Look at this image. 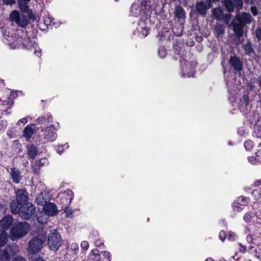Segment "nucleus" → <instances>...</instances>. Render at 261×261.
I'll list each match as a JSON object with an SVG mask.
<instances>
[{
    "mask_svg": "<svg viewBox=\"0 0 261 261\" xmlns=\"http://www.w3.org/2000/svg\"><path fill=\"white\" fill-rule=\"evenodd\" d=\"M53 118L50 114H44L39 117L36 120V122L35 123L29 124L24 128L23 136L26 140L29 141L32 138L35 131L40 130V127H37L36 125L40 124H46L47 125L50 122H53Z\"/></svg>",
    "mask_w": 261,
    "mask_h": 261,
    "instance_id": "f257e3e1",
    "label": "nucleus"
},
{
    "mask_svg": "<svg viewBox=\"0 0 261 261\" xmlns=\"http://www.w3.org/2000/svg\"><path fill=\"white\" fill-rule=\"evenodd\" d=\"M15 199L11 201L10 206L11 213L18 212L20 207L29 203V194L25 189L15 190Z\"/></svg>",
    "mask_w": 261,
    "mask_h": 261,
    "instance_id": "f03ea898",
    "label": "nucleus"
},
{
    "mask_svg": "<svg viewBox=\"0 0 261 261\" xmlns=\"http://www.w3.org/2000/svg\"><path fill=\"white\" fill-rule=\"evenodd\" d=\"M30 225L24 221L15 223L10 229V238L12 241H17L25 237L30 231Z\"/></svg>",
    "mask_w": 261,
    "mask_h": 261,
    "instance_id": "7ed1b4c3",
    "label": "nucleus"
},
{
    "mask_svg": "<svg viewBox=\"0 0 261 261\" xmlns=\"http://www.w3.org/2000/svg\"><path fill=\"white\" fill-rule=\"evenodd\" d=\"M63 240L60 233L53 229L48 235L47 244L52 251H57L61 246Z\"/></svg>",
    "mask_w": 261,
    "mask_h": 261,
    "instance_id": "20e7f679",
    "label": "nucleus"
},
{
    "mask_svg": "<svg viewBox=\"0 0 261 261\" xmlns=\"http://www.w3.org/2000/svg\"><path fill=\"white\" fill-rule=\"evenodd\" d=\"M36 208L32 203L29 202L24 206L20 207L18 212L12 213L13 214H18L23 220H30L35 215Z\"/></svg>",
    "mask_w": 261,
    "mask_h": 261,
    "instance_id": "39448f33",
    "label": "nucleus"
},
{
    "mask_svg": "<svg viewBox=\"0 0 261 261\" xmlns=\"http://www.w3.org/2000/svg\"><path fill=\"white\" fill-rule=\"evenodd\" d=\"M43 241L38 237L33 238L29 242L27 250L33 255L39 252L43 248Z\"/></svg>",
    "mask_w": 261,
    "mask_h": 261,
    "instance_id": "423d86ee",
    "label": "nucleus"
},
{
    "mask_svg": "<svg viewBox=\"0 0 261 261\" xmlns=\"http://www.w3.org/2000/svg\"><path fill=\"white\" fill-rule=\"evenodd\" d=\"M208 1L209 2H207L206 0L197 2L195 4V14L202 17H205L207 10L212 7L210 1L209 0Z\"/></svg>",
    "mask_w": 261,
    "mask_h": 261,
    "instance_id": "0eeeda50",
    "label": "nucleus"
},
{
    "mask_svg": "<svg viewBox=\"0 0 261 261\" xmlns=\"http://www.w3.org/2000/svg\"><path fill=\"white\" fill-rule=\"evenodd\" d=\"M16 43L19 44H15V47H21L22 48L28 50H31L32 48H35L37 46L35 41L30 37H25L23 38H20L16 40Z\"/></svg>",
    "mask_w": 261,
    "mask_h": 261,
    "instance_id": "6e6552de",
    "label": "nucleus"
},
{
    "mask_svg": "<svg viewBox=\"0 0 261 261\" xmlns=\"http://www.w3.org/2000/svg\"><path fill=\"white\" fill-rule=\"evenodd\" d=\"M55 128L53 124H51L49 126H47L44 130L42 127H41V132L44 131V139L49 142H53L57 137V134L54 132Z\"/></svg>",
    "mask_w": 261,
    "mask_h": 261,
    "instance_id": "1a4fd4ad",
    "label": "nucleus"
},
{
    "mask_svg": "<svg viewBox=\"0 0 261 261\" xmlns=\"http://www.w3.org/2000/svg\"><path fill=\"white\" fill-rule=\"evenodd\" d=\"M236 20L233 19L231 21V27L233 28V30L234 31L235 35L238 37L239 39L243 37V29L244 28L245 25L239 22H236Z\"/></svg>",
    "mask_w": 261,
    "mask_h": 261,
    "instance_id": "9d476101",
    "label": "nucleus"
},
{
    "mask_svg": "<svg viewBox=\"0 0 261 261\" xmlns=\"http://www.w3.org/2000/svg\"><path fill=\"white\" fill-rule=\"evenodd\" d=\"M229 63L236 71L240 72L243 70V64L240 59L236 56H230Z\"/></svg>",
    "mask_w": 261,
    "mask_h": 261,
    "instance_id": "9b49d317",
    "label": "nucleus"
},
{
    "mask_svg": "<svg viewBox=\"0 0 261 261\" xmlns=\"http://www.w3.org/2000/svg\"><path fill=\"white\" fill-rule=\"evenodd\" d=\"M43 211L45 214L48 216H54L58 213L56 205L51 202H48L44 205Z\"/></svg>",
    "mask_w": 261,
    "mask_h": 261,
    "instance_id": "f8f14e48",
    "label": "nucleus"
},
{
    "mask_svg": "<svg viewBox=\"0 0 261 261\" xmlns=\"http://www.w3.org/2000/svg\"><path fill=\"white\" fill-rule=\"evenodd\" d=\"M237 21L240 22L244 25L250 24L252 21V17L249 13L243 12L241 14H237L234 18Z\"/></svg>",
    "mask_w": 261,
    "mask_h": 261,
    "instance_id": "ddd939ff",
    "label": "nucleus"
},
{
    "mask_svg": "<svg viewBox=\"0 0 261 261\" xmlns=\"http://www.w3.org/2000/svg\"><path fill=\"white\" fill-rule=\"evenodd\" d=\"M13 14L16 15L14 20L16 23L21 28H25L29 24L27 18L24 16H20L17 11H13Z\"/></svg>",
    "mask_w": 261,
    "mask_h": 261,
    "instance_id": "4468645a",
    "label": "nucleus"
},
{
    "mask_svg": "<svg viewBox=\"0 0 261 261\" xmlns=\"http://www.w3.org/2000/svg\"><path fill=\"white\" fill-rule=\"evenodd\" d=\"M13 222V218L11 215H7L0 221V226L4 231L8 230Z\"/></svg>",
    "mask_w": 261,
    "mask_h": 261,
    "instance_id": "2eb2a0df",
    "label": "nucleus"
},
{
    "mask_svg": "<svg viewBox=\"0 0 261 261\" xmlns=\"http://www.w3.org/2000/svg\"><path fill=\"white\" fill-rule=\"evenodd\" d=\"M9 173L13 182L15 184L20 182L22 176L21 175V172L18 168L16 167L11 168Z\"/></svg>",
    "mask_w": 261,
    "mask_h": 261,
    "instance_id": "dca6fc26",
    "label": "nucleus"
},
{
    "mask_svg": "<svg viewBox=\"0 0 261 261\" xmlns=\"http://www.w3.org/2000/svg\"><path fill=\"white\" fill-rule=\"evenodd\" d=\"M28 157L29 159L34 160L37 156L38 150L34 144L27 146Z\"/></svg>",
    "mask_w": 261,
    "mask_h": 261,
    "instance_id": "f3484780",
    "label": "nucleus"
},
{
    "mask_svg": "<svg viewBox=\"0 0 261 261\" xmlns=\"http://www.w3.org/2000/svg\"><path fill=\"white\" fill-rule=\"evenodd\" d=\"M142 23L143 24H147V19L145 20H140L139 22V25L141 27V30L140 32L139 31V35L141 38H144L146 37L150 33V29L147 27H142Z\"/></svg>",
    "mask_w": 261,
    "mask_h": 261,
    "instance_id": "a211bd4d",
    "label": "nucleus"
},
{
    "mask_svg": "<svg viewBox=\"0 0 261 261\" xmlns=\"http://www.w3.org/2000/svg\"><path fill=\"white\" fill-rule=\"evenodd\" d=\"M66 196H64L63 197L60 198L62 200V202L64 203V201L66 202L67 205H70L72 200L73 199L74 194L72 191L70 189H67L65 192Z\"/></svg>",
    "mask_w": 261,
    "mask_h": 261,
    "instance_id": "6ab92c4d",
    "label": "nucleus"
},
{
    "mask_svg": "<svg viewBox=\"0 0 261 261\" xmlns=\"http://www.w3.org/2000/svg\"><path fill=\"white\" fill-rule=\"evenodd\" d=\"M31 0H17L19 10L22 12H27L29 11V3Z\"/></svg>",
    "mask_w": 261,
    "mask_h": 261,
    "instance_id": "aec40b11",
    "label": "nucleus"
},
{
    "mask_svg": "<svg viewBox=\"0 0 261 261\" xmlns=\"http://www.w3.org/2000/svg\"><path fill=\"white\" fill-rule=\"evenodd\" d=\"M223 5L227 11L231 13L234 11V5L232 0H224Z\"/></svg>",
    "mask_w": 261,
    "mask_h": 261,
    "instance_id": "412c9836",
    "label": "nucleus"
},
{
    "mask_svg": "<svg viewBox=\"0 0 261 261\" xmlns=\"http://www.w3.org/2000/svg\"><path fill=\"white\" fill-rule=\"evenodd\" d=\"M175 15L178 20L184 19L186 15L184 8L180 6L176 7Z\"/></svg>",
    "mask_w": 261,
    "mask_h": 261,
    "instance_id": "4be33fe9",
    "label": "nucleus"
},
{
    "mask_svg": "<svg viewBox=\"0 0 261 261\" xmlns=\"http://www.w3.org/2000/svg\"><path fill=\"white\" fill-rule=\"evenodd\" d=\"M141 12V8L138 4H133L130 8V15L137 17Z\"/></svg>",
    "mask_w": 261,
    "mask_h": 261,
    "instance_id": "5701e85b",
    "label": "nucleus"
},
{
    "mask_svg": "<svg viewBox=\"0 0 261 261\" xmlns=\"http://www.w3.org/2000/svg\"><path fill=\"white\" fill-rule=\"evenodd\" d=\"M214 31L215 35L217 36L222 35L224 33L225 27L223 24L217 23L215 25Z\"/></svg>",
    "mask_w": 261,
    "mask_h": 261,
    "instance_id": "b1692460",
    "label": "nucleus"
},
{
    "mask_svg": "<svg viewBox=\"0 0 261 261\" xmlns=\"http://www.w3.org/2000/svg\"><path fill=\"white\" fill-rule=\"evenodd\" d=\"M10 255L7 250L0 249V261H10Z\"/></svg>",
    "mask_w": 261,
    "mask_h": 261,
    "instance_id": "393cba45",
    "label": "nucleus"
},
{
    "mask_svg": "<svg viewBox=\"0 0 261 261\" xmlns=\"http://www.w3.org/2000/svg\"><path fill=\"white\" fill-rule=\"evenodd\" d=\"M8 236L5 231L0 233V247L5 245L8 242Z\"/></svg>",
    "mask_w": 261,
    "mask_h": 261,
    "instance_id": "a878e982",
    "label": "nucleus"
},
{
    "mask_svg": "<svg viewBox=\"0 0 261 261\" xmlns=\"http://www.w3.org/2000/svg\"><path fill=\"white\" fill-rule=\"evenodd\" d=\"M65 205L64 208H63V210L64 211V212L66 214V216L67 218H71L73 215V211L72 209L70 207L69 205H67L66 203V202L65 203H63Z\"/></svg>",
    "mask_w": 261,
    "mask_h": 261,
    "instance_id": "bb28decb",
    "label": "nucleus"
},
{
    "mask_svg": "<svg viewBox=\"0 0 261 261\" xmlns=\"http://www.w3.org/2000/svg\"><path fill=\"white\" fill-rule=\"evenodd\" d=\"M230 13L223 14L221 19L224 20L225 23L230 28L231 25V15L230 14Z\"/></svg>",
    "mask_w": 261,
    "mask_h": 261,
    "instance_id": "cd10ccee",
    "label": "nucleus"
},
{
    "mask_svg": "<svg viewBox=\"0 0 261 261\" xmlns=\"http://www.w3.org/2000/svg\"><path fill=\"white\" fill-rule=\"evenodd\" d=\"M254 217L253 214L252 212H249L246 213L244 216V220L246 223H249L251 222L252 219Z\"/></svg>",
    "mask_w": 261,
    "mask_h": 261,
    "instance_id": "c85d7f7f",
    "label": "nucleus"
},
{
    "mask_svg": "<svg viewBox=\"0 0 261 261\" xmlns=\"http://www.w3.org/2000/svg\"><path fill=\"white\" fill-rule=\"evenodd\" d=\"M167 54V51L164 46H160L158 49V55L161 58H164Z\"/></svg>",
    "mask_w": 261,
    "mask_h": 261,
    "instance_id": "c756f323",
    "label": "nucleus"
},
{
    "mask_svg": "<svg viewBox=\"0 0 261 261\" xmlns=\"http://www.w3.org/2000/svg\"><path fill=\"white\" fill-rule=\"evenodd\" d=\"M244 49L246 51L247 54H250L251 53H254V50L252 48V44L251 43L248 42L244 46Z\"/></svg>",
    "mask_w": 261,
    "mask_h": 261,
    "instance_id": "7c9ffc66",
    "label": "nucleus"
},
{
    "mask_svg": "<svg viewBox=\"0 0 261 261\" xmlns=\"http://www.w3.org/2000/svg\"><path fill=\"white\" fill-rule=\"evenodd\" d=\"M244 147L247 151L251 150L253 146V142L250 140H247L244 143Z\"/></svg>",
    "mask_w": 261,
    "mask_h": 261,
    "instance_id": "2f4dec72",
    "label": "nucleus"
},
{
    "mask_svg": "<svg viewBox=\"0 0 261 261\" xmlns=\"http://www.w3.org/2000/svg\"><path fill=\"white\" fill-rule=\"evenodd\" d=\"M234 7L236 8L237 11L242 9L243 5V0H234Z\"/></svg>",
    "mask_w": 261,
    "mask_h": 261,
    "instance_id": "473e14b6",
    "label": "nucleus"
},
{
    "mask_svg": "<svg viewBox=\"0 0 261 261\" xmlns=\"http://www.w3.org/2000/svg\"><path fill=\"white\" fill-rule=\"evenodd\" d=\"M227 238L230 241H234L237 238V236L236 233L231 231H228L227 234Z\"/></svg>",
    "mask_w": 261,
    "mask_h": 261,
    "instance_id": "72a5a7b5",
    "label": "nucleus"
},
{
    "mask_svg": "<svg viewBox=\"0 0 261 261\" xmlns=\"http://www.w3.org/2000/svg\"><path fill=\"white\" fill-rule=\"evenodd\" d=\"M3 104L4 106H7V109H10L14 104V100L8 97L7 99L3 101Z\"/></svg>",
    "mask_w": 261,
    "mask_h": 261,
    "instance_id": "f704fd0d",
    "label": "nucleus"
},
{
    "mask_svg": "<svg viewBox=\"0 0 261 261\" xmlns=\"http://www.w3.org/2000/svg\"><path fill=\"white\" fill-rule=\"evenodd\" d=\"M173 49L175 55L179 56V53L181 50V47L177 44V43H173Z\"/></svg>",
    "mask_w": 261,
    "mask_h": 261,
    "instance_id": "c9c22d12",
    "label": "nucleus"
},
{
    "mask_svg": "<svg viewBox=\"0 0 261 261\" xmlns=\"http://www.w3.org/2000/svg\"><path fill=\"white\" fill-rule=\"evenodd\" d=\"M172 32L174 35L176 36H181L183 34L182 30L181 28H177L175 27H174L172 29Z\"/></svg>",
    "mask_w": 261,
    "mask_h": 261,
    "instance_id": "e433bc0d",
    "label": "nucleus"
},
{
    "mask_svg": "<svg viewBox=\"0 0 261 261\" xmlns=\"http://www.w3.org/2000/svg\"><path fill=\"white\" fill-rule=\"evenodd\" d=\"M237 201L241 202L240 206H245L248 203L247 198L243 196L239 197Z\"/></svg>",
    "mask_w": 261,
    "mask_h": 261,
    "instance_id": "4c0bfd02",
    "label": "nucleus"
},
{
    "mask_svg": "<svg viewBox=\"0 0 261 261\" xmlns=\"http://www.w3.org/2000/svg\"><path fill=\"white\" fill-rule=\"evenodd\" d=\"M30 261H46L39 255H34L30 257Z\"/></svg>",
    "mask_w": 261,
    "mask_h": 261,
    "instance_id": "58836bf2",
    "label": "nucleus"
},
{
    "mask_svg": "<svg viewBox=\"0 0 261 261\" xmlns=\"http://www.w3.org/2000/svg\"><path fill=\"white\" fill-rule=\"evenodd\" d=\"M36 201L38 205H44V203L46 202L43 197L40 195H38L36 198Z\"/></svg>",
    "mask_w": 261,
    "mask_h": 261,
    "instance_id": "ea45409f",
    "label": "nucleus"
},
{
    "mask_svg": "<svg viewBox=\"0 0 261 261\" xmlns=\"http://www.w3.org/2000/svg\"><path fill=\"white\" fill-rule=\"evenodd\" d=\"M226 236L227 234L224 230H221L219 232V238L221 241L224 242L226 238Z\"/></svg>",
    "mask_w": 261,
    "mask_h": 261,
    "instance_id": "a19ab883",
    "label": "nucleus"
},
{
    "mask_svg": "<svg viewBox=\"0 0 261 261\" xmlns=\"http://www.w3.org/2000/svg\"><path fill=\"white\" fill-rule=\"evenodd\" d=\"M26 13H28L27 17L29 19L33 20V21L36 20V15L33 13V12L31 11H28Z\"/></svg>",
    "mask_w": 261,
    "mask_h": 261,
    "instance_id": "79ce46f5",
    "label": "nucleus"
},
{
    "mask_svg": "<svg viewBox=\"0 0 261 261\" xmlns=\"http://www.w3.org/2000/svg\"><path fill=\"white\" fill-rule=\"evenodd\" d=\"M101 253H103V255L106 258V261H111V254L109 252L103 251H101Z\"/></svg>",
    "mask_w": 261,
    "mask_h": 261,
    "instance_id": "37998d69",
    "label": "nucleus"
},
{
    "mask_svg": "<svg viewBox=\"0 0 261 261\" xmlns=\"http://www.w3.org/2000/svg\"><path fill=\"white\" fill-rule=\"evenodd\" d=\"M5 5H12L16 3V0H1Z\"/></svg>",
    "mask_w": 261,
    "mask_h": 261,
    "instance_id": "c03bdc74",
    "label": "nucleus"
},
{
    "mask_svg": "<svg viewBox=\"0 0 261 261\" xmlns=\"http://www.w3.org/2000/svg\"><path fill=\"white\" fill-rule=\"evenodd\" d=\"M243 100L245 106H248L249 103V98L248 95L244 94L243 96Z\"/></svg>",
    "mask_w": 261,
    "mask_h": 261,
    "instance_id": "a18cd8bd",
    "label": "nucleus"
},
{
    "mask_svg": "<svg viewBox=\"0 0 261 261\" xmlns=\"http://www.w3.org/2000/svg\"><path fill=\"white\" fill-rule=\"evenodd\" d=\"M7 135L10 138H13L15 136V134L13 131V129L12 128L8 129V130L7 132Z\"/></svg>",
    "mask_w": 261,
    "mask_h": 261,
    "instance_id": "49530a36",
    "label": "nucleus"
},
{
    "mask_svg": "<svg viewBox=\"0 0 261 261\" xmlns=\"http://www.w3.org/2000/svg\"><path fill=\"white\" fill-rule=\"evenodd\" d=\"M81 246L82 249L87 250L89 247V243L87 241H82L81 244Z\"/></svg>",
    "mask_w": 261,
    "mask_h": 261,
    "instance_id": "de8ad7c7",
    "label": "nucleus"
},
{
    "mask_svg": "<svg viewBox=\"0 0 261 261\" xmlns=\"http://www.w3.org/2000/svg\"><path fill=\"white\" fill-rule=\"evenodd\" d=\"M18 91H12L11 93H10V94L9 95V98L11 99H13L14 98H16L17 95H18Z\"/></svg>",
    "mask_w": 261,
    "mask_h": 261,
    "instance_id": "09e8293b",
    "label": "nucleus"
},
{
    "mask_svg": "<svg viewBox=\"0 0 261 261\" xmlns=\"http://www.w3.org/2000/svg\"><path fill=\"white\" fill-rule=\"evenodd\" d=\"M256 37L258 40H261V29L258 28L255 30Z\"/></svg>",
    "mask_w": 261,
    "mask_h": 261,
    "instance_id": "8fccbe9b",
    "label": "nucleus"
},
{
    "mask_svg": "<svg viewBox=\"0 0 261 261\" xmlns=\"http://www.w3.org/2000/svg\"><path fill=\"white\" fill-rule=\"evenodd\" d=\"M32 169L33 172L34 173H35L36 174H39V170H40L39 167L36 166L35 165H34L32 166Z\"/></svg>",
    "mask_w": 261,
    "mask_h": 261,
    "instance_id": "3c124183",
    "label": "nucleus"
},
{
    "mask_svg": "<svg viewBox=\"0 0 261 261\" xmlns=\"http://www.w3.org/2000/svg\"><path fill=\"white\" fill-rule=\"evenodd\" d=\"M42 160H36L34 165L39 168L40 167L43 166L45 163L44 162H42Z\"/></svg>",
    "mask_w": 261,
    "mask_h": 261,
    "instance_id": "603ef678",
    "label": "nucleus"
},
{
    "mask_svg": "<svg viewBox=\"0 0 261 261\" xmlns=\"http://www.w3.org/2000/svg\"><path fill=\"white\" fill-rule=\"evenodd\" d=\"M239 246H240V251L242 253L246 252L247 247L246 246L243 245L241 243H239Z\"/></svg>",
    "mask_w": 261,
    "mask_h": 261,
    "instance_id": "864d4df0",
    "label": "nucleus"
},
{
    "mask_svg": "<svg viewBox=\"0 0 261 261\" xmlns=\"http://www.w3.org/2000/svg\"><path fill=\"white\" fill-rule=\"evenodd\" d=\"M194 74H195V72H192L191 73H182V74H181V76L182 77H194Z\"/></svg>",
    "mask_w": 261,
    "mask_h": 261,
    "instance_id": "5fc2aeb1",
    "label": "nucleus"
},
{
    "mask_svg": "<svg viewBox=\"0 0 261 261\" xmlns=\"http://www.w3.org/2000/svg\"><path fill=\"white\" fill-rule=\"evenodd\" d=\"M157 37L159 38L160 40H162L165 39V36L164 33L162 31H161L158 33Z\"/></svg>",
    "mask_w": 261,
    "mask_h": 261,
    "instance_id": "6e6d98bb",
    "label": "nucleus"
},
{
    "mask_svg": "<svg viewBox=\"0 0 261 261\" xmlns=\"http://www.w3.org/2000/svg\"><path fill=\"white\" fill-rule=\"evenodd\" d=\"M240 202L238 201L237 200L234 201L232 204V206L234 209V210H236V208L238 207L241 206H240Z\"/></svg>",
    "mask_w": 261,
    "mask_h": 261,
    "instance_id": "4d7b16f0",
    "label": "nucleus"
},
{
    "mask_svg": "<svg viewBox=\"0 0 261 261\" xmlns=\"http://www.w3.org/2000/svg\"><path fill=\"white\" fill-rule=\"evenodd\" d=\"M56 151H57V152L58 153H59L60 154H61L64 151L63 146V145L59 146L57 147Z\"/></svg>",
    "mask_w": 261,
    "mask_h": 261,
    "instance_id": "13d9d810",
    "label": "nucleus"
},
{
    "mask_svg": "<svg viewBox=\"0 0 261 261\" xmlns=\"http://www.w3.org/2000/svg\"><path fill=\"white\" fill-rule=\"evenodd\" d=\"M253 236L252 234H248L246 237V240L249 243H253Z\"/></svg>",
    "mask_w": 261,
    "mask_h": 261,
    "instance_id": "bf43d9fd",
    "label": "nucleus"
},
{
    "mask_svg": "<svg viewBox=\"0 0 261 261\" xmlns=\"http://www.w3.org/2000/svg\"><path fill=\"white\" fill-rule=\"evenodd\" d=\"M148 2L147 0H142V1L140 2L141 7L145 9Z\"/></svg>",
    "mask_w": 261,
    "mask_h": 261,
    "instance_id": "052dcab7",
    "label": "nucleus"
},
{
    "mask_svg": "<svg viewBox=\"0 0 261 261\" xmlns=\"http://www.w3.org/2000/svg\"><path fill=\"white\" fill-rule=\"evenodd\" d=\"M12 261H27V260L23 257L18 256L17 257L14 258L13 259Z\"/></svg>",
    "mask_w": 261,
    "mask_h": 261,
    "instance_id": "680f3d73",
    "label": "nucleus"
},
{
    "mask_svg": "<svg viewBox=\"0 0 261 261\" xmlns=\"http://www.w3.org/2000/svg\"><path fill=\"white\" fill-rule=\"evenodd\" d=\"M71 248L75 251L79 250V246L77 244H72Z\"/></svg>",
    "mask_w": 261,
    "mask_h": 261,
    "instance_id": "e2e57ef3",
    "label": "nucleus"
},
{
    "mask_svg": "<svg viewBox=\"0 0 261 261\" xmlns=\"http://www.w3.org/2000/svg\"><path fill=\"white\" fill-rule=\"evenodd\" d=\"M27 122H28L27 119L26 118H23L20 119L18 121V123H19V122H21L23 124H25L27 123Z\"/></svg>",
    "mask_w": 261,
    "mask_h": 261,
    "instance_id": "0e129e2a",
    "label": "nucleus"
},
{
    "mask_svg": "<svg viewBox=\"0 0 261 261\" xmlns=\"http://www.w3.org/2000/svg\"><path fill=\"white\" fill-rule=\"evenodd\" d=\"M255 159L256 158L253 156L248 157V161L250 163H252L255 161Z\"/></svg>",
    "mask_w": 261,
    "mask_h": 261,
    "instance_id": "69168bd1",
    "label": "nucleus"
},
{
    "mask_svg": "<svg viewBox=\"0 0 261 261\" xmlns=\"http://www.w3.org/2000/svg\"><path fill=\"white\" fill-rule=\"evenodd\" d=\"M34 54L38 57H40L41 55V51L40 50H35Z\"/></svg>",
    "mask_w": 261,
    "mask_h": 261,
    "instance_id": "338daca9",
    "label": "nucleus"
},
{
    "mask_svg": "<svg viewBox=\"0 0 261 261\" xmlns=\"http://www.w3.org/2000/svg\"><path fill=\"white\" fill-rule=\"evenodd\" d=\"M260 185H261V179L257 180L254 182L255 186L258 187Z\"/></svg>",
    "mask_w": 261,
    "mask_h": 261,
    "instance_id": "774afa93",
    "label": "nucleus"
}]
</instances>
